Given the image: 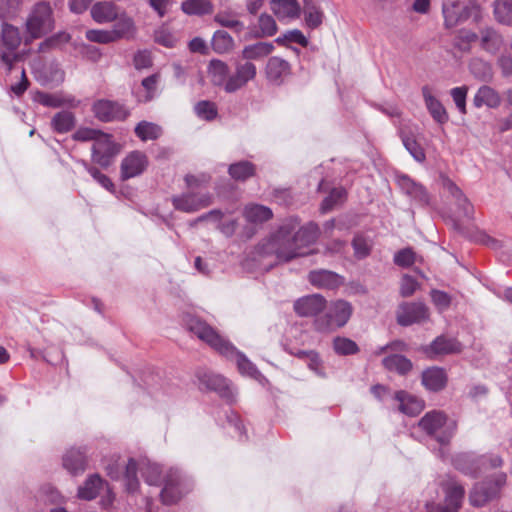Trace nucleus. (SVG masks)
<instances>
[{"instance_id": "obj_34", "label": "nucleus", "mask_w": 512, "mask_h": 512, "mask_svg": "<svg viewBox=\"0 0 512 512\" xmlns=\"http://www.w3.org/2000/svg\"><path fill=\"white\" fill-rule=\"evenodd\" d=\"M274 50V45L271 42H257L254 44L247 45L243 48L241 56L243 59L261 60L270 55Z\"/></svg>"}, {"instance_id": "obj_60", "label": "nucleus", "mask_w": 512, "mask_h": 512, "mask_svg": "<svg viewBox=\"0 0 512 512\" xmlns=\"http://www.w3.org/2000/svg\"><path fill=\"white\" fill-rule=\"evenodd\" d=\"M393 260L397 266L409 267L415 262L416 255L411 248H404L395 253Z\"/></svg>"}, {"instance_id": "obj_51", "label": "nucleus", "mask_w": 512, "mask_h": 512, "mask_svg": "<svg viewBox=\"0 0 512 512\" xmlns=\"http://www.w3.org/2000/svg\"><path fill=\"white\" fill-rule=\"evenodd\" d=\"M333 348L339 355H351L358 351L357 344L353 340L345 337H336L333 340Z\"/></svg>"}, {"instance_id": "obj_18", "label": "nucleus", "mask_w": 512, "mask_h": 512, "mask_svg": "<svg viewBox=\"0 0 512 512\" xmlns=\"http://www.w3.org/2000/svg\"><path fill=\"white\" fill-rule=\"evenodd\" d=\"M326 307V300L319 294L299 298L294 303L295 312L302 317H318Z\"/></svg>"}, {"instance_id": "obj_55", "label": "nucleus", "mask_w": 512, "mask_h": 512, "mask_svg": "<svg viewBox=\"0 0 512 512\" xmlns=\"http://www.w3.org/2000/svg\"><path fill=\"white\" fill-rule=\"evenodd\" d=\"M158 81V74H153L142 80V87L145 90V94L140 98V101L148 102L154 98Z\"/></svg>"}, {"instance_id": "obj_42", "label": "nucleus", "mask_w": 512, "mask_h": 512, "mask_svg": "<svg viewBox=\"0 0 512 512\" xmlns=\"http://www.w3.org/2000/svg\"><path fill=\"white\" fill-rule=\"evenodd\" d=\"M493 13L497 22L512 26V0H495Z\"/></svg>"}, {"instance_id": "obj_22", "label": "nucleus", "mask_w": 512, "mask_h": 512, "mask_svg": "<svg viewBox=\"0 0 512 512\" xmlns=\"http://www.w3.org/2000/svg\"><path fill=\"white\" fill-rule=\"evenodd\" d=\"M425 106L435 122L445 124L449 120L448 113L443 104L432 94L429 86L425 85L421 89Z\"/></svg>"}, {"instance_id": "obj_52", "label": "nucleus", "mask_w": 512, "mask_h": 512, "mask_svg": "<svg viewBox=\"0 0 512 512\" xmlns=\"http://www.w3.org/2000/svg\"><path fill=\"white\" fill-rule=\"evenodd\" d=\"M304 15L306 24L310 28L318 27L323 21V13L320 9L314 5H310L308 2L305 3Z\"/></svg>"}, {"instance_id": "obj_49", "label": "nucleus", "mask_w": 512, "mask_h": 512, "mask_svg": "<svg viewBox=\"0 0 512 512\" xmlns=\"http://www.w3.org/2000/svg\"><path fill=\"white\" fill-rule=\"evenodd\" d=\"M214 21L220 26L233 29L236 32H241L244 29V24L226 11L218 12L214 16Z\"/></svg>"}, {"instance_id": "obj_2", "label": "nucleus", "mask_w": 512, "mask_h": 512, "mask_svg": "<svg viewBox=\"0 0 512 512\" xmlns=\"http://www.w3.org/2000/svg\"><path fill=\"white\" fill-rule=\"evenodd\" d=\"M183 321L190 332L207 343L214 350L226 357H235L238 370L242 375L253 378L259 382L266 380L257 367L243 353L238 351L228 340L223 338L206 322L192 315H186Z\"/></svg>"}, {"instance_id": "obj_48", "label": "nucleus", "mask_w": 512, "mask_h": 512, "mask_svg": "<svg viewBox=\"0 0 512 512\" xmlns=\"http://www.w3.org/2000/svg\"><path fill=\"white\" fill-rule=\"evenodd\" d=\"M444 188L455 198L459 207L464 210L465 214H468L470 209V203L465 197L461 189L450 179H445L443 182Z\"/></svg>"}, {"instance_id": "obj_24", "label": "nucleus", "mask_w": 512, "mask_h": 512, "mask_svg": "<svg viewBox=\"0 0 512 512\" xmlns=\"http://www.w3.org/2000/svg\"><path fill=\"white\" fill-rule=\"evenodd\" d=\"M442 12L446 28L457 26L459 23L464 22L469 16L468 8L457 1L444 4Z\"/></svg>"}, {"instance_id": "obj_29", "label": "nucleus", "mask_w": 512, "mask_h": 512, "mask_svg": "<svg viewBox=\"0 0 512 512\" xmlns=\"http://www.w3.org/2000/svg\"><path fill=\"white\" fill-rule=\"evenodd\" d=\"M76 116L70 110H61L55 113L50 121L51 129L58 134H65L76 126Z\"/></svg>"}, {"instance_id": "obj_6", "label": "nucleus", "mask_w": 512, "mask_h": 512, "mask_svg": "<svg viewBox=\"0 0 512 512\" xmlns=\"http://www.w3.org/2000/svg\"><path fill=\"white\" fill-rule=\"evenodd\" d=\"M138 470L141 472L148 485H160L163 482L161 479V468L158 464H153L145 460L137 463L134 459H129L125 465L124 474L126 490L129 493H135L139 488L137 478Z\"/></svg>"}, {"instance_id": "obj_46", "label": "nucleus", "mask_w": 512, "mask_h": 512, "mask_svg": "<svg viewBox=\"0 0 512 512\" xmlns=\"http://www.w3.org/2000/svg\"><path fill=\"white\" fill-rule=\"evenodd\" d=\"M135 133L142 141H147L159 138L162 130L157 124L142 121L135 127Z\"/></svg>"}, {"instance_id": "obj_30", "label": "nucleus", "mask_w": 512, "mask_h": 512, "mask_svg": "<svg viewBox=\"0 0 512 512\" xmlns=\"http://www.w3.org/2000/svg\"><path fill=\"white\" fill-rule=\"evenodd\" d=\"M473 104L476 108L487 106L489 108H498L501 104L500 94L492 87L481 86L473 98Z\"/></svg>"}, {"instance_id": "obj_19", "label": "nucleus", "mask_w": 512, "mask_h": 512, "mask_svg": "<svg viewBox=\"0 0 512 512\" xmlns=\"http://www.w3.org/2000/svg\"><path fill=\"white\" fill-rule=\"evenodd\" d=\"M147 165L148 160L144 153L139 151L131 152L121 162V179L127 180L139 176L144 172Z\"/></svg>"}, {"instance_id": "obj_28", "label": "nucleus", "mask_w": 512, "mask_h": 512, "mask_svg": "<svg viewBox=\"0 0 512 512\" xmlns=\"http://www.w3.org/2000/svg\"><path fill=\"white\" fill-rule=\"evenodd\" d=\"M462 345L455 338H446L444 336L437 337L426 349L429 355H444L459 353Z\"/></svg>"}, {"instance_id": "obj_58", "label": "nucleus", "mask_w": 512, "mask_h": 512, "mask_svg": "<svg viewBox=\"0 0 512 512\" xmlns=\"http://www.w3.org/2000/svg\"><path fill=\"white\" fill-rule=\"evenodd\" d=\"M468 93L467 86H460L451 89L450 94L451 97L457 107V109L462 113L466 114V97Z\"/></svg>"}, {"instance_id": "obj_61", "label": "nucleus", "mask_w": 512, "mask_h": 512, "mask_svg": "<svg viewBox=\"0 0 512 512\" xmlns=\"http://www.w3.org/2000/svg\"><path fill=\"white\" fill-rule=\"evenodd\" d=\"M419 288V283L415 278L408 274H404L400 282V294L402 297H409Z\"/></svg>"}, {"instance_id": "obj_50", "label": "nucleus", "mask_w": 512, "mask_h": 512, "mask_svg": "<svg viewBox=\"0 0 512 512\" xmlns=\"http://www.w3.org/2000/svg\"><path fill=\"white\" fill-rule=\"evenodd\" d=\"M194 109L199 118L207 121L215 119L218 113L216 104L207 100L198 102Z\"/></svg>"}, {"instance_id": "obj_33", "label": "nucleus", "mask_w": 512, "mask_h": 512, "mask_svg": "<svg viewBox=\"0 0 512 512\" xmlns=\"http://www.w3.org/2000/svg\"><path fill=\"white\" fill-rule=\"evenodd\" d=\"M208 77L210 81L216 86L226 87L229 79V67L228 65L218 59L210 61L207 69Z\"/></svg>"}, {"instance_id": "obj_56", "label": "nucleus", "mask_w": 512, "mask_h": 512, "mask_svg": "<svg viewBox=\"0 0 512 512\" xmlns=\"http://www.w3.org/2000/svg\"><path fill=\"white\" fill-rule=\"evenodd\" d=\"M83 165L93 179L96 180L103 188L109 192H114V184L108 176L101 173L97 168L89 166L85 162H83Z\"/></svg>"}, {"instance_id": "obj_3", "label": "nucleus", "mask_w": 512, "mask_h": 512, "mask_svg": "<svg viewBox=\"0 0 512 512\" xmlns=\"http://www.w3.org/2000/svg\"><path fill=\"white\" fill-rule=\"evenodd\" d=\"M418 426L440 444L449 443L457 430L456 420L437 410L427 412L420 419Z\"/></svg>"}, {"instance_id": "obj_57", "label": "nucleus", "mask_w": 512, "mask_h": 512, "mask_svg": "<svg viewBox=\"0 0 512 512\" xmlns=\"http://www.w3.org/2000/svg\"><path fill=\"white\" fill-rule=\"evenodd\" d=\"M275 41L278 44H285L286 42L297 43V44H300L301 46H307V44H308L307 38L298 29L287 31L282 36H279L278 38H276Z\"/></svg>"}, {"instance_id": "obj_39", "label": "nucleus", "mask_w": 512, "mask_h": 512, "mask_svg": "<svg viewBox=\"0 0 512 512\" xmlns=\"http://www.w3.org/2000/svg\"><path fill=\"white\" fill-rule=\"evenodd\" d=\"M210 0H185L181 4L182 11L190 16H203L213 12Z\"/></svg>"}, {"instance_id": "obj_40", "label": "nucleus", "mask_w": 512, "mask_h": 512, "mask_svg": "<svg viewBox=\"0 0 512 512\" xmlns=\"http://www.w3.org/2000/svg\"><path fill=\"white\" fill-rule=\"evenodd\" d=\"M382 363L386 369L396 371L401 375L407 374L412 369V362L405 356L399 354L385 357Z\"/></svg>"}, {"instance_id": "obj_26", "label": "nucleus", "mask_w": 512, "mask_h": 512, "mask_svg": "<svg viewBox=\"0 0 512 512\" xmlns=\"http://www.w3.org/2000/svg\"><path fill=\"white\" fill-rule=\"evenodd\" d=\"M270 8L279 20L296 19L300 15L297 0H272Z\"/></svg>"}, {"instance_id": "obj_45", "label": "nucleus", "mask_w": 512, "mask_h": 512, "mask_svg": "<svg viewBox=\"0 0 512 512\" xmlns=\"http://www.w3.org/2000/svg\"><path fill=\"white\" fill-rule=\"evenodd\" d=\"M469 69L470 72L474 75V77L477 78L478 80L487 82L492 79V68L489 63L482 59H472L469 64Z\"/></svg>"}, {"instance_id": "obj_10", "label": "nucleus", "mask_w": 512, "mask_h": 512, "mask_svg": "<svg viewBox=\"0 0 512 512\" xmlns=\"http://www.w3.org/2000/svg\"><path fill=\"white\" fill-rule=\"evenodd\" d=\"M506 483L504 473L496 474L493 479L476 484L469 495L471 505L481 507L488 501L498 496L501 488Z\"/></svg>"}, {"instance_id": "obj_44", "label": "nucleus", "mask_w": 512, "mask_h": 512, "mask_svg": "<svg viewBox=\"0 0 512 512\" xmlns=\"http://www.w3.org/2000/svg\"><path fill=\"white\" fill-rule=\"evenodd\" d=\"M228 172L233 179L244 181L254 175L255 166L249 161H240L231 164Z\"/></svg>"}, {"instance_id": "obj_8", "label": "nucleus", "mask_w": 512, "mask_h": 512, "mask_svg": "<svg viewBox=\"0 0 512 512\" xmlns=\"http://www.w3.org/2000/svg\"><path fill=\"white\" fill-rule=\"evenodd\" d=\"M453 464L463 474L476 476L483 468L501 466L502 460L498 456H476L470 453H461L455 456Z\"/></svg>"}, {"instance_id": "obj_37", "label": "nucleus", "mask_w": 512, "mask_h": 512, "mask_svg": "<svg viewBox=\"0 0 512 512\" xmlns=\"http://www.w3.org/2000/svg\"><path fill=\"white\" fill-rule=\"evenodd\" d=\"M103 484L104 482L98 474L91 475L84 484L78 488L77 495L80 499L92 500L97 497Z\"/></svg>"}, {"instance_id": "obj_4", "label": "nucleus", "mask_w": 512, "mask_h": 512, "mask_svg": "<svg viewBox=\"0 0 512 512\" xmlns=\"http://www.w3.org/2000/svg\"><path fill=\"white\" fill-rule=\"evenodd\" d=\"M325 312L314 319V327L319 332H333L347 324L353 313V306L345 300L326 304Z\"/></svg>"}, {"instance_id": "obj_9", "label": "nucleus", "mask_w": 512, "mask_h": 512, "mask_svg": "<svg viewBox=\"0 0 512 512\" xmlns=\"http://www.w3.org/2000/svg\"><path fill=\"white\" fill-rule=\"evenodd\" d=\"M444 505L427 503L428 512H458L465 495L464 487L456 480L449 478L442 483Z\"/></svg>"}, {"instance_id": "obj_43", "label": "nucleus", "mask_w": 512, "mask_h": 512, "mask_svg": "<svg viewBox=\"0 0 512 512\" xmlns=\"http://www.w3.org/2000/svg\"><path fill=\"white\" fill-rule=\"evenodd\" d=\"M212 48L218 54L231 51L234 47V40L230 34L224 30H218L212 37Z\"/></svg>"}, {"instance_id": "obj_5", "label": "nucleus", "mask_w": 512, "mask_h": 512, "mask_svg": "<svg viewBox=\"0 0 512 512\" xmlns=\"http://www.w3.org/2000/svg\"><path fill=\"white\" fill-rule=\"evenodd\" d=\"M25 44L41 38L54 28L53 11L48 2H38L32 8L26 20Z\"/></svg>"}, {"instance_id": "obj_35", "label": "nucleus", "mask_w": 512, "mask_h": 512, "mask_svg": "<svg viewBox=\"0 0 512 512\" xmlns=\"http://www.w3.org/2000/svg\"><path fill=\"white\" fill-rule=\"evenodd\" d=\"M91 16L97 23H108L117 18V10L111 2H97L91 8Z\"/></svg>"}, {"instance_id": "obj_59", "label": "nucleus", "mask_w": 512, "mask_h": 512, "mask_svg": "<svg viewBox=\"0 0 512 512\" xmlns=\"http://www.w3.org/2000/svg\"><path fill=\"white\" fill-rule=\"evenodd\" d=\"M101 134H102L101 130L88 128V127H80L72 135V138H73V140L80 141V142H87V141L95 142Z\"/></svg>"}, {"instance_id": "obj_31", "label": "nucleus", "mask_w": 512, "mask_h": 512, "mask_svg": "<svg viewBox=\"0 0 512 512\" xmlns=\"http://www.w3.org/2000/svg\"><path fill=\"white\" fill-rule=\"evenodd\" d=\"M63 467L71 474L82 473L86 467V457L81 449H70L63 456Z\"/></svg>"}, {"instance_id": "obj_20", "label": "nucleus", "mask_w": 512, "mask_h": 512, "mask_svg": "<svg viewBox=\"0 0 512 512\" xmlns=\"http://www.w3.org/2000/svg\"><path fill=\"white\" fill-rule=\"evenodd\" d=\"M34 101L37 103L50 108H76L79 106L80 101L75 99V97L71 95L63 94L62 92L58 93H46V92H37L34 95Z\"/></svg>"}, {"instance_id": "obj_32", "label": "nucleus", "mask_w": 512, "mask_h": 512, "mask_svg": "<svg viewBox=\"0 0 512 512\" xmlns=\"http://www.w3.org/2000/svg\"><path fill=\"white\" fill-rule=\"evenodd\" d=\"M394 399L399 402V410L404 414L414 416L423 409V402L406 391H397L394 394Z\"/></svg>"}, {"instance_id": "obj_23", "label": "nucleus", "mask_w": 512, "mask_h": 512, "mask_svg": "<svg viewBox=\"0 0 512 512\" xmlns=\"http://www.w3.org/2000/svg\"><path fill=\"white\" fill-rule=\"evenodd\" d=\"M203 383L207 388L216 391L221 397L228 401H233L235 398V391L230 381L219 374H206L203 377Z\"/></svg>"}, {"instance_id": "obj_25", "label": "nucleus", "mask_w": 512, "mask_h": 512, "mask_svg": "<svg viewBox=\"0 0 512 512\" xmlns=\"http://www.w3.org/2000/svg\"><path fill=\"white\" fill-rule=\"evenodd\" d=\"M308 279L312 285L324 289H335L343 283L342 277L328 270L312 271Z\"/></svg>"}, {"instance_id": "obj_17", "label": "nucleus", "mask_w": 512, "mask_h": 512, "mask_svg": "<svg viewBox=\"0 0 512 512\" xmlns=\"http://www.w3.org/2000/svg\"><path fill=\"white\" fill-rule=\"evenodd\" d=\"M256 73V66L252 62L246 61L245 63H238L235 73L230 75L228 79L225 91L232 93L241 89L256 77Z\"/></svg>"}, {"instance_id": "obj_47", "label": "nucleus", "mask_w": 512, "mask_h": 512, "mask_svg": "<svg viewBox=\"0 0 512 512\" xmlns=\"http://www.w3.org/2000/svg\"><path fill=\"white\" fill-rule=\"evenodd\" d=\"M278 27L275 19L266 13L259 16L256 37H271L277 33Z\"/></svg>"}, {"instance_id": "obj_21", "label": "nucleus", "mask_w": 512, "mask_h": 512, "mask_svg": "<svg viewBox=\"0 0 512 512\" xmlns=\"http://www.w3.org/2000/svg\"><path fill=\"white\" fill-rule=\"evenodd\" d=\"M265 72L270 82L280 85L291 74V66L285 59L273 56L268 59Z\"/></svg>"}, {"instance_id": "obj_54", "label": "nucleus", "mask_w": 512, "mask_h": 512, "mask_svg": "<svg viewBox=\"0 0 512 512\" xmlns=\"http://www.w3.org/2000/svg\"><path fill=\"white\" fill-rule=\"evenodd\" d=\"M85 36L90 42L100 44L115 42L111 30L90 29L86 31Z\"/></svg>"}, {"instance_id": "obj_1", "label": "nucleus", "mask_w": 512, "mask_h": 512, "mask_svg": "<svg viewBox=\"0 0 512 512\" xmlns=\"http://www.w3.org/2000/svg\"><path fill=\"white\" fill-rule=\"evenodd\" d=\"M318 226L308 223L299 227L296 220L284 222L263 245L264 253L274 254L279 261H290L306 255L303 249L316 241Z\"/></svg>"}, {"instance_id": "obj_53", "label": "nucleus", "mask_w": 512, "mask_h": 512, "mask_svg": "<svg viewBox=\"0 0 512 512\" xmlns=\"http://www.w3.org/2000/svg\"><path fill=\"white\" fill-rule=\"evenodd\" d=\"M346 196V191L344 188H334L330 194L323 200L321 204V210L323 213H326L332 208L341 203Z\"/></svg>"}, {"instance_id": "obj_11", "label": "nucleus", "mask_w": 512, "mask_h": 512, "mask_svg": "<svg viewBox=\"0 0 512 512\" xmlns=\"http://www.w3.org/2000/svg\"><path fill=\"white\" fill-rule=\"evenodd\" d=\"M117 145L109 134L102 132L92 147V160L101 167H108L118 153Z\"/></svg>"}, {"instance_id": "obj_36", "label": "nucleus", "mask_w": 512, "mask_h": 512, "mask_svg": "<svg viewBox=\"0 0 512 512\" xmlns=\"http://www.w3.org/2000/svg\"><path fill=\"white\" fill-rule=\"evenodd\" d=\"M481 47L492 54L500 50L503 45V37L493 28H485L480 33Z\"/></svg>"}, {"instance_id": "obj_14", "label": "nucleus", "mask_w": 512, "mask_h": 512, "mask_svg": "<svg viewBox=\"0 0 512 512\" xmlns=\"http://www.w3.org/2000/svg\"><path fill=\"white\" fill-rule=\"evenodd\" d=\"M33 74L36 81L43 86H58L65 78L64 71L54 62L34 63Z\"/></svg>"}, {"instance_id": "obj_15", "label": "nucleus", "mask_w": 512, "mask_h": 512, "mask_svg": "<svg viewBox=\"0 0 512 512\" xmlns=\"http://www.w3.org/2000/svg\"><path fill=\"white\" fill-rule=\"evenodd\" d=\"M428 309L423 303H402L397 310V322L401 326L420 323L428 318Z\"/></svg>"}, {"instance_id": "obj_12", "label": "nucleus", "mask_w": 512, "mask_h": 512, "mask_svg": "<svg viewBox=\"0 0 512 512\" xmlns=\"http://www.w3.org/2000/svg\"><path fill=\"white\" fill-rule=\"evenodd\" d=\"M176 210L185 213H193L208 207L212 203V196L209 193H183L171 198Z\"/></svg>"}, {"instance_id": "obj_38", "label": "nucleus", "mask_w": 512, "mask_h": 512, "mask_svg": "<svg viewBox=\"0 0 512 512\" xmlns=\"http://www.w3.org/2000/svg\"><path fill=\"white\" fill-rule=\"evenodd\" d=\"M243 214L248 222L254 224L268 221L273 216L272 210L269 207L259 204L247 205Z\"/></svg>"}, {"instance_id": "obj_27", "label": "nucleus", "mask_w": 512, "mask_h": 512, "mask_svg": "<svg viewBox=\"0 0 512 512\" xmlns=\"http://www.w3.org/2000/svg\"><path fill=\"white\" fill-rule=\"evenodd\" d=\"M447 383V375L442 368H428L422 373V384L430 391L442 390Z\"/></svg>"}, {"instance_id": "obj_63", "label": "nucleus", "mask_w": 512, "mask_h": 512, "mask_svg": "<svg viewBox=\"0 0 512 512\" xmlns=\"http://www.w3.org/2000/svg\"><path fill=\"white\" fill-rule=\"evenodd\" d=\"M403 144L416 161L422 162L425 160L424 150L414 139L406 137L403 139Z\"/></svg>"}, {"instance_id": "obj_16", "label": "nucleus", "mask_w": 512, "mask_h": 512, "mask_svg": "<svg viewBox=\"0 0 512 512\" xmlns=\"http://www.w3.org/2000/svg\"><path fill=\"white\" fill-rule=\"evenodd\" d=\"M163 484L164 487L161 490L160 496L162 502L166 505L176 503L185 493L177 470L170 469L163 479Z\"/></svg>"}, {"instance_id": "obj_7", "label": "nucleus", "mask_w": 512, "mask_h": 512, "mask_svg": "<svg viewBox=\"0 0 512 512\" xmlns=\"http://www.w3.org/2000/svg\"><path fill=\"white\" fill-rule=\"evenodd\" d=\"M22 42L20 31L17 27L3 23L0 34V63L7 74H10L20 59L16 52Z\"/></svg>"}, {"instance_id": "obj_41", "label": "nucleus", "mask_w": 512, "mask_h": 512, "mask_svg": "<svg viewBox=\"0 0 512 512\" xmlns=\"http://www.w3.org/2000/svg\"><path fill=\"white\" fill-rule=\"evenodd\" d=\"M112 36L114 41L123 38H130L135 33L134 22L131 18L126 16H121L117 19L116 23L111 29Z\"/></svg>"}, {"instance_id": "obj_62", "label": "nucleus", "mask_w": 512, "mask_h": 512, "mask_svg": "<svg viewBox=\"0 0 512 512\" xmlns=\"http://www.w3.org/2000/svg\"><path fill=\"white\" fill-rule=\"evenodd\" d=\"M352 245L354 248L355 256L357 258L362 259L369 255L370 250H371V244L365 237H363V236L354 237Z\"/></svg>"}, {"instance_id": "obj_64", "label": "nucleus", "mask_w": 512, "mask_h": 512, "mask_svg": "<svg viewBox=\"0 0 512 512\" xmlns=\"http://www.w3.org/2000/svg\"><path fill=\"white\" fill-rule=\"evenodd\" d=\"M431 298L434 305L440 310H446L451 304V297L443 291L440 290H432Z\"/></svg>"}, {"instance_id": "obj_13", "label": "nucleus", "mask_w": 512, "mask_h": 512, "mask_svg": "<svg viewBox=\"0 0 512 512\" xmlns=\"http://www.w3.org/2000/svg\"><path fill=\"white\" fill-rule=\"evenodd\" d=\"M94 116L102 122L124 120L128 115V109L116 102L106 99L96 101L92 106Z\"/></svg>"}]
</instances>
